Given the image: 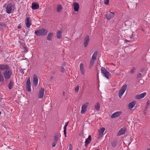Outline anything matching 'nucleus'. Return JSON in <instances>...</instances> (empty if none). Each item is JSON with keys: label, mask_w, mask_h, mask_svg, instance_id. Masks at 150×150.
<instances>
[{"label": "nucleus", "mask_w": 150, "mask_h": 150, "mask_svg": "<svg viewBox=\"0 0 150 150\" xmlns=\"http://www.w3.org/2000/svg\"><path fill=\"white\" fill-rule=\"evenodd\" d=\"M115 16V13L112 12H110L109 14H107L105 15L106 18L109 20L113 18Z\"/></svg>", "instance_id": "11"}, {"label": "nucleus", "mask_w": 150, "mask_h": 150, "mask_svg": "<svg viewBox=\"0 0 150 150\" xmlns=\"http://www.w3.org/2000/svg\"><path fill=\"white\" fill-rule=\"evenodd\" d=\"M64 134L65 136V137H66V129H64Z\"/></svg>", "instance_id": "37"}, {"label": "nucleus", "mask_w": 150, "mask_h": 150, "mask_svg": "<svg viewBox=\"0 0 150 150\" xmlns=\"http://www.w3.org/2000/svg\"><path fill=\"white\" fill-rule=\"evenodd\" d=\"M98 52L97 51L95 52L93 54L92 57V60L95 61L96 59V57L97 54Z\"/></svg>", "instance_id": "26"}, {"label": "nucleus", "mask_w": 150, "mask_h": 150, "mask_svg": "<svg viewBox=\"0 0 150 150\" xmlns=\"http://www.w3.org/2000/svg\"><path fill=\"white\" fill-rule=\"evenodd\" d=\"M69 148L68 150H72V146L71 144H69Z\"/></svg>", "instance_id": "33"}, {"label": "nucleus", "mask_w": 150, "mask_h": 150, "mask_svg": "<svg viewBox=\"0 0 150 150\" xmlns=\"http://www.w3.org/2000/svg\"><path fill=\"white\" fill-rule=\"evenodd\" d=\"M38 79L37 76L36 74L33 75V83L34 86H36L38 84Z\"/></svg>", "instance_id": "10"}, {"label": "nucleus", "mask_w": 150, "mask_h": 150, "mask_svg": "<svg viewBox=\"0 0 150 150\" xmlns=\"http://www.w3.org/2000/svg\"><path fill=\"white\" fill-rule=\"evenodd\" d=\"M122 113V112L121 111H118L113 113L111 116V118H115L119 116Z\"/></svg>", "instance_id": "15"}, {"label": "nucleus", "mask_w": 150, "mask_h": 150, "mask_svg": "<svg viewBox=\"0 0 150 150\" xmlns=\"http://www.w3.org/2000/svg\"><path fill=\"white\" fill-rule=\"evenodd\" d=\"M26 89L29 92L31 91V83L30 81V78H28L26 82Z\"/></svg>", "instance_id": "9"}, {"label": "nucleus", "mask_w": 150, "mask_h": 150, "mask_svg": "<svg viewBox=\"0 0 150 150\" xmlns=\"http://www.w3.org/2000/svg\"><path fill=\"white\" fill-rule=\"evenodd\" d=\"M100 108V104L99 102H97L95 105V108L97 111L99 110Z\"/></svg>", "instance_id": "25"}, {"label": "nucleus", "mask_w": 150, "mask_h": 150, "mask_svg": "<svg viewBox=\"0 0 150 150\" xmlns=\"http://www.w3.org/2000/svg\"><path fill=\"white\" fill-rule=\"evenodd\" d=\"M149 104V101H148V102H147V105H148Z\"/></svg>", "instance_id": "43"}, {"label": "nucleus", "mask_w": 150, "mask_h": 150, "mask_svg": "<svg viewBox=\"0 0 150 150\" xmlns=\"http://www.w3.org/2000/svg\"><path fill=\"white\" fill-rule=\"evenodd\" d=\"M13 86V83L12 81H10L8 85V88L11 89Z\"/></svg>", "instance_id": "28"}, {"label": "nucleus", "mask_w": 150, "mask_h": 150, "mask_svg": "<svg viewBox=\"0 0 150 150\" xmlns=\"http://www.w3.org/2000/svg\"><path fill=\"white\" fill-rule=\"evenodd\" d=\"M109 0H104L105 4L107 5H109Z\"/></svg>", "instance_id": "30"}, {"label": "nucleus", "mask_w": 150, "mask_h": 150, "mask_svg": "<svg viewBox=\"0 0 150 150\" xmlns=\"http://www.w3.org/2000/svg\"><path fill=\"white\" fill-rule=\"evenodd\" d=\"M126 41H127V42H129V41L128 40H126Z\"/></svg>", "instance_id": "45"}, {"label": "nucleus", "mask_w": 150, "mask_h": 150, "mask_svg": "<svg viewBox=\"0 0 150 150\" xmlns=\"http://www.w3.org/2000/svg\"><path fill=\"white\" fill-rule=\"evenodd\" d=\"M146 95V93L144 92L140 94L136 95L135 98L136 99L139 100L144 98Z\"/></svg>", "instance_id": "12"}, {"label": "nucleus", "mask_w": 150, "mask_h": 150, "mask_svg": "<svg viewBox=\"0 0 150 150\" xmlns=\"http://www.w3.org/2000/svg\"><path fill=\"white\" fill-rule=\"evenodd\" d=\"M112 64V65H113L114 66L115 65V64Z\"/></svg>", "instance_id": "46"}, {"label": "nucleus", "mask_w": 150, "mask_h": 150, "mask_svg": "<svg viewBox=\"0 0 150 150\" xmlns=\"http://www.w3.org/2000/svg\"><path fill=\"white\" fill-rule=\"evenodd\" d=\"M13 8V6L11 4H8L6 8V12L9 14L11 13L12 11Z\"/></svg>", "instance_id": "7"}, {"label": "nucleus", "mask_w": 150, "mask_h": 150, "mask_svg": "<svg viewBox=\"0 0 150 150\" xmlns=\"http://www.w3.org/2000/svg\"><path fill=\"white\" fill-rule=\"evenodd\" d=\"M7 68L5 69L3 73V75L5 79H9L11 75L12 71L9 69L8 68V66H7Z\"/></svg>", "instance_id": "1"}, {"label": "nucleus", "mask_w": 150, "mask_h": 150, "mask_svg": "<svg viewBox=\"0 0 150 150\" xmlns=\"http://www.w3.org/2000/svg\"><path fill=\"white\" fill-rule=\"evenodd\" d=\"M39 8V5L38 3H33L32 4V8L33 10L38 9Z\"/></svg>", "instance_id": "20"}, {"label": "nucleus", "mask_w": 150, "mask_h": 150, "mask_svg": "<svg viewBox=\"0 0 150 150\" xmlns=\"http://www.w3.org/2000/svg\"><path fill=\"white\" fill-rule=\"evenodd\" d=\"M48 32L47 30L45 29L42 28L35 32V33L37 36H44L46 35Z\"/></svg>", "instance_id": "2"}, {"label": "nucleus", "mask_w": 150, "mask_h": 150, "mask_svg": "<svg viewBox=\"0 0 150 150\" xmlns=\"http://www.w3.org/2000/svg\"><path fill=\"white\" fill-rule=\"evenodd\" d=\"M68 123V122H66L65 123L64 126V129H66V127L67 126Z\"/></svg>", "instance_id": "34"}, {"label": "nucleus", "mask_w": 150, "mask_h": 150, "mask_svg": "<svg viewBox=\"0 0 150 150\" xmlns=\"http://www.w3.org/2000/svg\"><path fill=\"white\" fill-rule=\"evenodd\" d=\"M141 76V74L140 73H139L138 74L137 77L138 78H140Z\"/></svg>", "instance_id": "39"}, {"label": "nucleus", "mask_w": 150, "mask_h": 150, "mask_svg": "<svg viewBox=\"0 0 150 150\" xmlns=\"http://www.w3.org/2000/svg\"><path fill=\"white\" fill-rule=\"evenodd\" d=\"M101 73L103 74L104 76L107 79L109 78V77L110 76V74L103 67H102L101 69Z\"/></svg>", "instance_id": "4"}, {"label": "nucleus", "mask_w": 150, "mask_h": 150, "mask_svg": "<svg viewBox=\"0 0 150 150\" xmlns=\"http://www.w3.org/2000/svg\"><path fill=\"white\" fill-rule=\"evenodd\" d=\"M60 137V134H55L54 137V141L57 142Z\"/></svg>", "instance_id": "21"}, {"label": "nucleus", "mask_w": 150, "mask_h": 150, "mask_svg": "<svg viewBox=\"0 0 150 150\" xmlns=\"http://www.w3.org/2000/svg\"><path fill=\"white\" fill-rule=\"evenodd\" d=\"M1 112H0V115H1Z\"/></svg>", "instance_id": "48"}, {"label": "nucleus", "mask_w": 150, "mask_h": 150, "mask_svg": "<svg viewBox=\"0 0 150 150\" xmlns=\"http://www.w3.org/2000/svg\"><path fill=\"white\" fill-rule=\"evenodd\" d=\"M80 69L81 73L82 74H84L85 73L84 65L83 64L81 63L80 65Z\"/></svg>", "instance_id": "18"}, {"label": "nucleus", "mask_w": 150, "mask_h": 150, "mask_svg": "<svg viewBox=\"0 0 150 150\" xmlns=\"http://www.w3.org/2000/svg\"><path fill=\"white\" fill-rule=\"evenodd\" d=\"M135 68H133L131 70L130 72L131 73L133 74L134 73V71L135 70Z\"/></svg>", "instance_id": "32"}, {"label": "nucleus", "mask_w": 150, "mask_h": 150, "mask_svg": "<svg viewBox=\"0 0 150 150\" xmlns=\"http://www.w3.org/2000/svg\"><path fill=\"white\" fill-rule=\"evenodd\" d=\"M136 103V101H133L129 103L128 105V108L129 109H132L134 107Z\"/></svg>", "instance_id": "17"}, {"label": "nucleus", "mask_w": 150, "mask_h": 150, "mask_svg": "<svg viewBox=\"0 0 150 150\" xmlns=\"http://www.w3.org/2000/svg\"><path fill=\"white\" fill-rule=\"evenodd\" d=\"M127 87L126 84L124 85L121 88L119 92V96L121 98L122 95L124 94Z\"/></svg>", "instance_id": "3"}, {"label": "nucleus", "mask_w": 150, "mask_h": 150, "mask_svg": "<svg viewBox=\"0 0 150 150\" xmlns=\"http://www.w3.org/2000/svg\"><path fill=\"white\" fill-rule=\"evenodd\" d=\"M126 132V129L125 127H123L118 132L117 135L120 136L121 135L124 134Z\"/></svg>", "instance_id": "13"}, {"label": "nucleus", "mask_w": 150, "mask_h": 150, "mask_svg": "<svg viewBox=\"0 0 150 150\" xmlns=\"http://www.w3.org/2000/svg\"><path fill=\"white\" fill-rule=\"evenodd\" d=\"M72 6L75 11H78L79 8L80 6L79 4L78 3L76 2H74Z\"/></svg>", "instance_id": "8"}, {"label": "nucleus", "mask_w": 150, "mask_h": 150, "mask_svg": "<svg viewBox=\"0 0 150 150\" xmlns=\"http://www.w3.org/2000/svg\"><path fill=\"white\" fill-rule=\"evenodd\" d=\"M133 34H132V35L130 36V38H133Z\"/></svg>", "instance_id": "40"}, {"label": "nucleus", "mask_w": 150, "mask_h": 150, "mask_svg": "<svg viewBox=\"0 0 150 150\" xmlns=\"http://www.w3.org/2000/svg\"><path fill=\"white\" fill-rule=\"evenodd\" d=\"M89 105V103L86 102L82 105L81 113L82 114L85 113L87 111V108Z\"/></svg>", "instance_id": "5"}, {"label": "nucleus", "mask_w": 150, "mask_h": 150, "mask_svg": "<svg viewBox=\"0 0 150 150\" xmlns=\"http://www.w3.org/2000/svg\"><path fill=\"white\" fill-rule=\"evenodd\" d=\"M60 71L62 72H64L65 71V69L64 68L62 67L61 68Z\"/></svg>", "instance_id": "36"}, {"label": "nucleus", "mask_w": 150, "mask_h": 150, "mask_svg": "<svg viewBox=\"0 0 150 150\" xmlns=\"http://www.w3.org/2000/svg\"><path fill=\"white\" fill-rule=\"evenodd\" d=\"M2 99V96L0 94V101H1V100Z\"/></svg>", "instance_id": "41"}, {"label": "nucleus", "mask_w": 150, "mask_h": 150, "mask_svg": "<svg viewBox=\"0 0 150 150\" xmlns=\"http://www.w3.org/2000/svg\"><path fill=\"white\" fill-rule=\"evenodd\" d=\"M62 30H59L57 33V37L58 38H61L62 37Z\"/></svg>", "instance_id": "24"}, {"label": "nucleus", "mask_w": 150, "mask_h": 150, "mask_svg": "<svg viewBox=\"0 0 150 150\" xmlns=\"http://www.w3.org/2000/svg\"><path fill=\"white\" fill-rule=\"evenodd\" d=\"M147 150H150V149H147Z\"/></svg>", "instance_id": "47"}, {"label": "nucleus", "mask_w": 150, "mask_h": 150, "mask_svg": "<svg viewBox=\"0 0 150 150\" xmlns=\"http://www.w3.org/2000/svg\"><path fill=\"white\" fill-rule=\"evenodd\" d=\"M44 90L43 88H41L39 91L38 94V97L39 98H42L44 96Z\"/></svg>", "instance_id": "16"}, {"label": "nucleus", "mask_w": 150, "mask_h": 150, "mask_svg": "<svg viewBox=\"0 0 150 150\" xmlns=\"http://www.w3.org/2000/svg\"><path fill=\"white\" fill-rule=\"evenodd\" d=\"M18 28L20 29L21 28V26L20 24H19L17 27Z\"/></svg>", "instance_id": "38"}, {"label": "nucleus", "mask_w": 150, "mask_h": 150, "mask_svg": "<svg viewBox=\"0 0 150 150\" xmlns=\"http://www.w3.org/2000/svg\"><path fill=\"white\" fill-rule=\"evenodd\" d=\"M79 86H77L75 89V91L76 92H77L79 91Z\"/></svg>", "instance_id": "31"}, {"label": "nucleus", "mask_w": 150, "mask_h": 150, "mask_svg": "<svg viewBox=\"0 0 150 150\" xmlns=\"http://www.w3.org/2000/svg\"><path fill=\"white\" fill-rule=\"evenodd\" d=\"M53 35V33L52 32L49 33L47 35V40L49 41L51 40L52 37Z\"/></svg>", "instance_id": "23"}, {"label": "nucleus", "mask_w": 150, "mask_h": 150, "mask_svg": "<svg viewBox=\"0 0 150 150\" xmlns=\"http://www.w3.org/2000/svg\"><path fill=\"white\" fill-rule=\"evenodd\" d=\"M105 129L104 127H100L98 130V138H100L102 137L103 135L104 132L105 130Z\"/></svg>", "instance_id": "6"}, {"label": "nucleus", "mask_w": 150, "mask_h": 150, "mask_svg": "<svg viewBox=\"0 0 150 150\" xmlns=\"http://www.w3.org/2000/svg\"><path fill=\"white\" fill-rule=\"evenodd\" d=\"M57 143V142L54 141L52 144V147H54L55 146Z\"/></svg>", "instance_id": "35"}, {"label": "nucleus", "mask_w": 150, "mask_h": 150, "mask_svg": "<svg viewBox=\"0 0 150 150\" xmlns=\"http://www.w3.org/2000/svg\"><path fill=\"white\" fill-rule=\"evenodd\" d=\"M25 23L26 26L27 28H29L31 25V20L30 18L27 17L26 18V20L25 21Z\"/></svg>", "instance_id": "14"}, {"label": "nucleus", "mask_w": 150, "mask_h": 150, "mask_svg": "<svg viewBox=\"0 0 150 150\" xmlns=\"http://www.w3.org/2000/svg\"><path fill=\"white\" fill-rule=\"evenodd\" d=\"M62 6L60 5H59L58 6L57 8V11L58 12H60L62 10Z\"/></svg>", "instance_id": "27"}, {"label": "nucleus", "mask_w": 150, "mask_h": 150, "mask_svg": "<svg viewBox=\"0 0 150 150\" xmlns=\"http://www.w3.org/2000/svg\"><path fill=\"white\" fill-rule=\"evenodd\" d=\"M91 141V135H89L88 138L86 139L85 142V146H87L88 145Z\"/></svg>", "instance_id": "19"}, {"label": "nucleus", "mask_w": 150, "mask_h": 150, "mask_svg": "<svg viewBox=\"0 0 150 150\" xmlns=\"http://www.w3.org/2000/svg\"><path fill=\"white\" fill-rule=\"evenodd\" d=\"M112 146L113 147H115V144H114L113 143H112Z\"/></svg>", "instance_id": "42"}, {"label": "nucleus", "mask_w": 150, "mask_h": 150, "mask_svg": "<svg viewBox=\"0 0 150 150\" xmlns=\"http://www.w3.org/2000/svg\"><path fill=\"white\" fill-rule=\"evenodd\" d=\"M65 64H65V63H64L63 64V65L64 66H65Z\"/></svg>", "instance_id": "44"}, {"label": "nucleus", "mask_w": 150, "mask_h": 150, "mask_svg": "<svg viewBox=\"0 0 150 150\" xmlns=\"http://www.w3.org/2000/svg\"><path fill=\"white\" fill-rule=\"evenodd\" d=\"M94 63V61L93 60H91L90 62V66H89V68L90 69H91V67H92V66H93Z\"/></svg>", "instance_id": "29"}, {"label": "nucleus", "mask_w": 150, "mask_h": 150, "mask_svg": "<svg viewBox=\"0 0 150 150\" xmlns=\"http://www.w3.org/2000/svg\"><path fill=\"white\" fill-rule=\"evenodd\" d=\"M89 40V37L88 36H87L85 39V41L84 42V46L86 47L87 46L88 44V42Z\"/></svg>", "instance_id": "22"}]
</instances>
